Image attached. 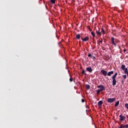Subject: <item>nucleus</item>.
<instances>
[{
  "mask_svg": "<svg viewBox=\"0 0 128 128\" xmlns=\"http://www.w3.org/2000/svg\"><path fill=\"white\" fill-rule=\"evenodd\" d=\"M98 88H100L96 90L97 94H100V92L106 90V87L104 85H99L97 86Z\"/></svg>",
  "mask_w": 128,
  "mask_h": 128,
  "instance_id": "nucleus-1",
  "label": "nucleus"
},
{
  "mask_svg": "<svg viewBox=\"0 0 128 128\" xmlns=\"http://www.w3.org/2000/svg\"><path fill=\"white\" fill-rule=\"evenodd\" d=\"M116 98H108L107 100V102H108L112 104V102H116Z\"/></svg>",
  "mask_w": 128,
  "mask_h": 128,
  "instance_id": "nucleus-2",
  "label": "nucleus"
},
{
  "mask_svg": "<svg viewBox=\"0 0 128 128\" xmlns=\"http://www.w3.org/2000/svg\"><path fill=\"white\" fill-rule=\"evenodd\" d=\"M119 117L120 118V122H122V121L124 120H126V116H122V114L120 115Z\"/></svg>",
  "mask_w": 128,
  "mask_h": 128,
  "instance_id": "nucleus-3",
  "label": "nucleus"
},
{
  "mask_svg": "<svg viewBox=\"0 0 128 128\" xmlns=\"http://www.w3.org/2000/svg\"><path fill=\"white\" fill-rule=\"evenodd\" d=\"M111 42L112 44H114L116 46V43L114 42V36L112 37L111 38Z\"/></svg>",
  "mask_w": 128,
  "mask_h": 128,
  "instance_id": "nucleus-4",
  "label": "nucleus"
},
{
  "mask_svg": "<svg viewBox=\"0 0 128 128\" xmlns=\"http://www.w3.org/2000/svg\"><path fill=\"white\" fill-rule=\"evenodd\" d=\"M112 84L113 86H116V78H112Z\"/></svg>",
  "mask_w": 128,
  "mask_h": 128,
  "instance_id": "nucleus-5",
  "label": "nucleus"
},
{
  "mask_svg": "<svg viewBox=\"0 0 128 128\" xmlns=\"http://www.w3.org/2000/svg\"><path fill=\"white\" fill-rule=\"evenodd\" d=\"M101 73L102 74H103V76H108V72L104 70H102Z\"/></svg>",
  "mask_w": 128,
  "mask_h": 128,
  "instance_id": "nucleus-6",
  "label": "nucleus"
},
{
  "mask_svg": "<svg viewBox=\"0 0 128 128\" xmlns=\"http://www.w3.org/2000/svg\"><path fill=\"white\" fill-rule=\"evenodd\" d=\"M87 72H88L92 73V67H88L86 68Z\"/></svg>",
  "mask_w": 128,
  "mask_h": 128,
  "instance_id": "nucleus-7",
  "label": "nucleus"
},
{
  "mask_svg": "<svg viewBox=\"0 0 128 128\" xmlns=\"http://www.w3.org/2000/svg\"><path fill=\"white\" fill-rule=\"evenodd\" d=\"M81 40H82L83 42H88V40H90V38L88 36H86L84 38H81Z\"/></svg>",
  "mask_w": 128,
  "mask_h": 128,
  "instance_id": "nucleus-8",
  "label": "nucleus"
},
{
  "mask_svg": "<svg viewBox=\"0 0 128 128\" xmlns=\"http://www.w3.org/2000/svg\"><path fill=\"white\" fill-rule=\"evenodd\" d=\"M112 74H114V71H110L108 72L107 74V76H110Z\"/></svg>",
  "mask_w": 128,
  "mask_h": 128,
  "instance_id": "nucleus-9",
  "label": "nucleus"
},
{
  "mask_svg": "<svg viewBox=\"0 0 128 128\" xmlns=\"http://www.w3.org/2000/svg\"><path fill=\"white\" fill-rule=\"evenodd\" d=\"M102 100H100L98 102V106H102Z\"/></svg>",
  "mask_w": 128,
  "mask_h": 128,
  "instance_id": "nucleus-10",
  "label": "nucleus"
},
{
  "mask_svg": "<svg viewBox=\"0 0 128 128\" xmlns=\"http://www.w3.org/2000/svg\"><path fill=\"white\" fill-rule=\"evenodd\" d=\"M86 86L87 90H90V86L88 84H86Z\"/></svg>",
  "mask_w": 128,
  "mask_h": 128,
  "instance_id": "nucleus-11",
  "label": "nucleus"
},
{
  "mask_svg": "<svg viewBox=\"0 0 128 128\" xmlns=\"http://www.w3.org/2000/svg\"><path fill=\"white\" fill-rule=\"evenodd\" d=\"M118 104H120V101H118L116 104H114V106L116 108V106H118Z\"/></svg>",
  "mask_w": 128,
  "mask_h": 128,
  "instance_id": "nucleus-12",
  "label": "nucleus"
},
{
  "mask_svg": "<svg viewBox=\"0 0 128 128\" xmlns=\"http://www.w3.org/2000/svg\"><path fill=\"white\" fill-rule=\"evenodd\" d=\"M76 38H78V40H80V34H78L76 35Z\"/></svg>",
  "mask_w": 128,
  "mask_h": 128,
  "instance_id": "nucleus-13",
  "label": "nucleus"
},
{
  "mask_svg": "<svg viewBox=\"0 0 128 128\" xmlns=\"http://www.w3.org/2000/svg\"><path fill=\"white\" fill-rule=\"evenodd\" d=\"M101 32H102L103 34H106V32H104V28H101Z\"/></svg>",
  "mask_w": 128,
  "mask_h": 128,
  "instance_id": "nucleus-14",
  "label": "nucleus"
},
{
  "mask_svg": "<svg viewBox=\"0 0 128 128\" xmlns=\"http://www.w3.org/2000/svg\"><path fill=\"white\" fill-rule=\"evenodd\" d=\"M116 76H118V72L115 73L114 76H112V78H116Z\"/></svg>",
  "mask_w": 128,
  "mask_h": 128,
  "instance_id": "nucleus-15",
  "label": "nucleus"
},
{
  "mask_svg": "<svg viewBox=\"0 0 128 128\" xmlns=\"http://www.w3.org/2000/svg\"><path fill=\"white\" fill-rule=\"evenodd\" d=\"M82 74H84V76H86V71L84 70H83L82 72Z\"/></svg>",
  "mask_w": 128,
  "mask_h": 128,
  "instance_id": "nucleus-16",
  "label": "nucleus"
},
{
  "mask_svg": "<svg viewBox=\"0 0 128 128\" xmlns=\"http://www.w3.org/2000/svg\"><path fill=\"white\" fill-rule=\"evenodd\" d=\"M122 78H122V80H126V74H124L123 76H122Z\"/></svg>",
  "mask_w": 128,
  "mask_h": 128,
  "instance_id": "nucleus-17",
  "label": "nucleus"
},
{
  "mask_svg": "<svg viewBox=\"0 0 128 128\" xmlns=\"http://www.w3.org/2000/svg\"><path fill=\"white\" fill-rule=\"evenodd\" d=\"M52 4H56V0H50Z\"/></svg>",
  "mask_w": 128,
  "mask_h": 128,
  "instance_id": "nucleus-18",
  "label": "nucleus"
},
{
  "mask_svg": "<svg viewBox=\"0 0 128 128\" xmlns=\"http://www.w3.org/2000/svg\"><path fill=\"white\" fill-rule=\"evenodd\" d=\"M87 28H88V30H89L90 32H92V28H90V26H88Z\"/></svg>",
  "mask_w": 128,
  "mask_h": 128,
  "instance_id": "nucleus-19",
  "label": "nucleus"
},
{
  "mask_svg": "<svg viewBox=\"0 0 128 128\" xmlns=\"http://www.w3.org/2000/svg\"><path fill=\"white\" fill-rule=\"evenodd\" d=\"M91 34H92V36L94 38V36H96V34H94V32H91Z\"/></svg>",
  "mask_w": 128,
  "mask_h": 128,
  "instance_id": "nucleus-20",
  "label": "nucleus"
},
{
  "mask_svg": "<svg viewBox=\"0 0 128 128\" xmlns=\"http://www.w3.org/2000/svg\"><path fill=\"white\" fill-rule=\"evenodd\" d=\"M128 128V124H124V125L123 126V128Z\"/></svg>",
  "mask_w": 128,
  "mask_h": 128,
  "instance_id": "nucleus-21",
  "label": "nucleus"
},
{
  "mask_svg": "<svg viewBox=\"0 0 128 128\" xmlns=\"http://www.w3.org/2000/svg\"><path fill=\"white\" fill-rule=\"evenodd\" d=\"M88 58H92V54H88Z\"/></svg>",
  "mask_w": 128,
  "mask_h": 128,
  "instance_id": "nucleus-22",
  "label": "nucleus"
},
{
  "mask_svg": "<svg viewBox=\"0 0 128 128\" xmlns=\"http://www.w3.org/2000/svg\"><path fill=\"white\" fill-rule=\"evenodd\" d=\"M96 32L97 34H98V36H100V32L96 31Z\"/></svg>",
  "mask_w": 128,
  "mask_h": 128,
  "instance_id": "nucleus-23",
  "label": "nucleus"
},
{
  "mask_svg": "<svg viewBox=\"0 0 128 128\" xmlns=\"http://www.w3.org/2000/svg\"><path fill=\"white\" fill-rule=\"evenodd\" d=\"M70 82H72L74 80V78H72L70 77Z\"/></svg>",
  "mask_w": 128,
  "mask_h": 128,
  "instance_id": "nucleus-24",
  "label": "nucleus"
},
{
  "mask_svg": "<svg viewBox=\"0 0 128 128\" xmlns=\"http://www.w3.org/2000/svg\"><path fill=\"white\" fill-rule=\"evenodd\" d=\"M124 128V125L122 124L119 128Z\"/></svg>",
  "mask_w": 128,
  "mask_h": 128,
  "instance_id": "nucleus-25",
  "label": "nucleus"
},
{
  "mask_svg": "<svg viewBox=\"0 0 128 128\" xmlns=\"http://www.w3.org/2000/svg\"><path fill=\"white\" fill-rule=\"evenodd\" d=\"M99 42L100 44H102V40H101L99 41Z\"/></svg>",
  "mask_w": 128,
  "mask_h": 128,
  "instance_id": "nucleus-26",
  "label": "nucleus"
},
{
  "mask_svg": "<svg viewBox=\"0 0 128 128\" xmlns=\"http://www.w3.org/2000/svg\"><path fill=\"white\" fill-rule=\"evenodd\" d=\"M82 102H84V99H82Z\"/></svg>",
  "mask_w": 128,
  "mask_h": 128,
  "instance_id": "nucleus-27",
  "label": "nucleus"
},
{
  "mask_svg": "<svg viewBox=\"0 0 128 128\" xmlns=\"http://www.w3.org/2000/svg\"><path fill=\"white\" fill-rule=\"evenodd\" d=\"M123 51H124V52H126V49H124Z\"/></svg>",
  "mask_w": 128,
  "mask_h": 128,
  "instance_id": "nucleus-28",
  "label": "nucleus"
},
{
  "mask_svg": "<svg viewBox=\"0 0 128 128\" xmlns=\"http://www.w3.org/2000/svg\"><path fill=\"white\" fill-rule=\"evenodd\" d=\"M92 58H93L94 60H96V56H92Z\"/></svg>",
  "mask_w": 128,
  "mask_h": 128,
  "instance_id": "nucleus-29",
  "label": "nucleus"
},
{
  "mask_svg": "<svg viewBox=\"0 0 128 128\" xmlns=\"http://www.w3.org/2000/svg\"><path fill=\"white\" fill-rule=\"evenodd\" d=\"M122 82H124L122 80Z\"/></svg>",
  "mask_w": 128,
  "mask_h": 128,
  "instance_id": "nucleus-30",
  "label": "nucleus"
},
{
  "mask_svg": "<svg viewBox=\"0 0 128 128\" xmlns=\"http://www.w3.org/2000/svg\"><path fill=\"white\" fill-rule=\"evenodd\" d=\"M126 116H127V118H128V115H126Z\"/></svg>",
  "mask_w": 128,
  "mask_h": 128,
  "instance_id": "nucleus-31",
  "label": "nucleus"
}]
</instances>
